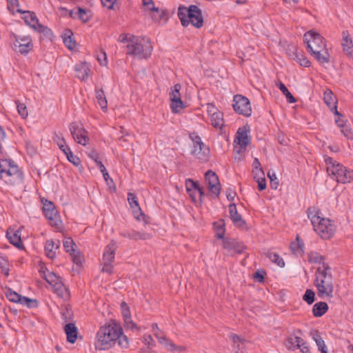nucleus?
<instances>
[{
    "instance_id": "f257e3e1",
    "label": "nucleus",
    "mask_w": 353,
    "mask_h": 353,
    "mask_svg": "<svg viewBox=\"0 0 353 353\" xmlns=\"http://www.w3.org/2000/svg\"><path fill=\"white\" fill-rule=\"evenodd\" d=\"M117 343L122 348H127L129 345L128 337L123 334L121 326L112 321L101 326L97 332L95 348L99 350H108Z\"/></svg>"
},
{
    "instance_id": "f03ea898",
    "label": "nucleus",
    "mask_w": 353,
    "mask_h": 353,
    "mask_svg": "<svg viewBox=\"0 0 353 353\" xmlns=\"http://www.w3.org/2000/svg\"><path fill=\"white\" fill-rule=\"evenodd\" d=\"M0 179L14 188L19 189L23 186V173L14 161L10 159L0 161Z\"/></svg>"
},
{
    "instance_id": "7ed1b4c3",
    "label": "nucleus",
    "mask_w": 353,
    "mask_h": 353,
    "mask_svg": "<svg viewBox=\"0 0 353 353\" xmlns=\"http://www.w3.org/2000/svg\"><path fill=\"white\" fill-rule=\"evenodd\" d=\"M330 267L327 264H323V268L319 267L316 274H318L315 279V286L317 289L318 296L321 299L333 296L334 285L332 275L328 271Z\"/></svg>"
},
{
    "instance_id": "20e7f679",
    "label": "nucleus",
    "mask_w": 353,
    "mask_h": 353,
    "mask_svg": "<svg viewBox=\"0 0 353 353\" xmlns=\"http://www.w3.org/2000/svg\"><path fill=\"white\" fill-rule=\"evenodd\" d=\"M178 17L183 27H187L190 23L196 28H200L203 25V18L201 9L195 5L189 7L180 6L178 9Z\"/></svg>"
},
{
    "instance_id": "39448f33",
    "label": "nucleus",
    "mask_w": 353,
    "mask_h": 353,
    "mask_svg": "<svg viewBox=\"0 0 353 353\" xmlns=\"http://www.w3.org/2000/svg\"><path fill=\"white\" fill-rule=\"evenodd\" d=\"M127 54L139 59H148L152 52V46L149 40L132 35L129 37V43L126 46Z\"/></svg>"
},
{
    "instance_id": "423d86ee",
    "label": "nucleus",
    "mask_w": 353,
    "mask_h": 353,
    "mask_svg": "<svg viewBox=\"0 0 353 353\" xmlns=\"http://www.w3.org/2000/svg\"><path fill=\"white\" fill-rule=\"evenodd\" d=\"M304 41L307 43V50L310 54L314 51L323 50L326 47L323 37L314 31H308L304 34Z\"/></svg>"
},
{
    "instance_id": "0eeeda50",
    "label": "nucleus",
    "mask_w": 353,
    "mask_h": 353,
    "mask_svg": "<svg viewBox=\"0 0 353 353\" xmlns=\"http://www.w3.org/2000/svg\"><path fill=\"white\" fill-rule=\"evenodd\" d=\"M43 203V212L45 216L48 220L49 224L54 228H60L61 221L59 212L55 208L54 204L48 199H41Z\"/></svg>"
},
{
    "instance_id": "6e6552de",
    "label": "nucleus",
    "mask_w": 353,
    "mask_h": 353,
    "mask_svg": "<svg viewBox=\"0 0 353 353\" xmlns=\"http://www.w3.org/2000/svg\"><path fill=\"white\" fill-rule=\"evenodd\" d=\"M313 227L314 231L323 239H330L335 232V226L330 219L321 218Z\"/></svg>"
},
{
    "instance_id": "1a4fd4ad",
    "label": "nucleus",
    "mask_w": 353,
    "mask_h": 353,
    "mask_svg": "<svg viewBox=\"0 0 353 353\" xmlns=\"http://www.w3.org/2000/svg\"><path fill=\"white\" fill-rule=\"evenodd\" d=\"M328 173L333 175L338 183H347L353 180V170H348L341 163L331 167Z\"/></svg>"
},
{
    "instance_id": "9d476101",
    "label": "nucleus",
    "mask_w": 353,
    "mask_h": 353,
    "mask_svg": "<svg viewBox=\"0 0 353 353\" xmlns=\"http://www.w3.org/2000/svg\"><path fill=\"white\" fill-rule=\"evenodd\" d=\"M232 107L235 112L246 117H250L252 108L249 99L241 94L234 96Z\"/></svg>"
},
{
    "instance_id": "9b49d317",
    "label": "nucleus",
    "mask_w": 353,
    "mask_h": 353,
    "mask_svg": "<svg viewBox=\"0 0 353 353\" xmlns=\"http://www.w3.org/2000/svg\"><path fill=\"white\" fill-rule=\"evenodd\" d=\"M14 40L12 43V49L22 54H27L32 50L33 43L30 37H18L14 35Z\"/></svg>"
},
{
    "instance_id": "f8f14e48",
    "label": "nucleus",
    "mask_w": 353,
    "mask_h": 353,
    "mask_svg": "<svg viewBox=\"0 0 353 353\" xmlns=\"http://www.w3.org/2000/svg\"><path fill=\"white\" fill-rule=\"evenodd\" d=\"M70 133L73 139L79 144L85 145L89 138L88 137V132L83 128H79L77 123L72 122L69 126Z\"/></svg>"
},
{
    "instance_id": "ddd939ff",
    "label": "nucleus",
    "mask_w": 353,
    "mask_h": 353,
    "mask_svg": "<svg viewBox=\"0 0 353 353\" xmlns=\"http://www.w3.org/2000/svg\"><path fill=\"white\" fill-rule=\"evenodd\" d=\"M194 143L192 154L199 159H206L209 155L210 150L201 141L199 136L190 137Z\"/></svg>"
},
{
    "instance_id": "4468645a",
    "label": "nucleus",
    "mask_w": 353,
    "mask_h": 353,
    "mask_svg": "<svg viewBox=\"0 0 353 353\" xmlns=\"http://www.w3.org/2000/svg\"><path fill=\"white\" fill-rule=\"evenodd\" d=\"M250 131V128L248 125H245L242 128H240L238 129L234 142L240 146V149L245 150L246 147L250 143L251 137L248 136Z\"/></svg>"
},
{
    "instance_id": "2eb2a0df",
    "label": "nucleus",
    "mask_w": 353,
    "mask_h": 353,
    "mask_svg": "<svg viewBox=\"0 0 353 353\" xmlns=\"http://www.w3.org/2000/svg\"><path fill=\"white\" fill-rule=\"evenodd\" d=\"M223 247L233 254H241L247 248L243 242L230 237L223 239Z\"/></svg>"
},
{
    "instance_id": "dca6fc26",
    "label": "nucleus",
    "mask_w": 353,
    "mask_h": 353,
    "mask_svg": "<svg viewBox=\"0 0 353 353\" xmlns=\"http://www.w3.org/2000/svg\"><path fill=\"white\" fill-rule=\"evenodd\" d=\"M205 181L212 193L219 196L221 192V185L217 174L212 170H208L205 174Z\"/></svg>"
},
{
    "instance_id": "f3484780",
    "label": "nucleus",
    "mask_w": 353,
    "mask_h": 353,
    "mask_svg": "<svg viewBox=\"0 0 353 353\" xmlns=\"http://www.w3.org/2000/svg\"><path fill=\"white\" fill-rule=\"evenodd\" d=\"M21 228L14 230V228H9L6 231V237L12 245L18 249L23 250L24 249V245L21 241Z\"/></svg>"
},
{
    "instance_id": "a211bd4d",
    "label": "nucleus",
    "mask_w": 353,
    "mask_h": 353,
    "mask_svg": "<svg viewBox=\"0 0 353 353\" xmlns=\"http://www.w3.org/2000/svg\"><path fill=\"white\" fill-rule=\"evenodd\" d=\"M26 13L30 15V19L32 21H35V23L31 25L32 28L40 33H43L46 37L50 38L53 36V32L50 28L39 23L34 12L27 10Z\"/></svg>"
},
{
    "instance_id": "6ab92c4d",
    "label": "nucleus",
    "mask_w": 353,
    "mask_h": 353,
    "mask_svg": "<svg viewBox=\"0 0 353 353\" xmlns=\"http://www.w3.org/2000/svg\"><path fill=\"white\" fill-rule=\"evenodd\" d=\"M119 234L124 238H128L134 241L148 240L151 239L150 234L143 232H137L134 230H123L119 233Z\"/></svg>"
},
{
    "instance_id": "aec40b11",
    "label": "nucleus",
    "mask_w": 353,
    "mask_h": 353,
    "mask_svg": "<svg viewBox=\"0 0 353 353\" xmlns=\"http://www.w3.org/2000/svg\"><path fill=\"white\" fill-rule=\"evenodd\" d=\"M228 208L230 218L231 219L233 224L239 228H243L245 225L246 223L243 219L241 215L238 213L236 204L230 203L228 206Z\"/></svg>"
},
{
    "instance_id": "412c9836",
    "label": "nucleus",
    "mask_w": 353,
    "mask_h": 353,
    "mask_svg": "<svg viewBox=\"0 0 353 353\" xmlns=\"http://www.w3.org/2000/svg\"><path fill=\"white\" fill-rule=\"evenodd\" d=\"M128 201L130 208L132 209L134 217L139 221L141 220L140 216H143L144 219L145 215L141 211L136 194L132 192L128 193Z\"/></svg>"
},
{
    "instance_id": "4be33fe9",
    "label": "nucleus",
    "mask_w": 353,
    "mask_h": 353,
    "mask_svg": "<svg viewBox=\"0 0 353 353\" xmlns=\"http://www.w3.org/2000/svg\"><path fill=\"white\" fill-rule=\"evenodd\" d=\"M74 71L78 79L81 81H85L90 72L89 64L86 62L79 63L75 65Z\"/></svg>"
},
{
    "instance_id": "5701e85b",
    "label": "nucleus",
    "mask_w": 353,
    "mask_h": 353,
    "mask_svg": "<svg viewBox=\"0 0 353 353\" xmlns=\"http://www.w3.org/2000/svg\"><path fill=\"white\" fill-rule=\"evenodd\" d=\"M117 248L116 241L114 240H112L105 248L103 255V261H108V263H112L114 259Z\"/></svg>"
},
{
    "instance_id": "b1692460",
    "label": "nucleus",
    "mask_w": 353,
    "mask_h": 353,
    "mask_svg": "<svg viewBox=\"0 0 353 353\" xmlns=\"http://www.w3.org/2000/svg\"><path fill=\"white\" fill-rule=\"evenodd\" d=\"M64 331L67 336V341L74 343L77 339L78 330L74 323H67L64 326Z\"/></svg>"
},
{
    "instance_id": "393cba45",
    "label": "nucleus",
    "mask_w": 353,
    "mask_h": 353,
    "mask_svg": "<svg viewBox=\"0 0 353 353\" xmlns=\"http://www.w3.org/2000/svg\"><path fill=\"white\" fill-rule=\"evenodd\" d=\"M230 339L232 341L233 348L235 350V353H248L244 350L245 348V339L241 338L236 334H230L229 335Z\"/></svg>"
},
{
    "instance_id": "a878e982",
    "label": "nucleus",
    "mask_w": 353,
    "mask_h": 353,
    "mask_svg": "<svg viewBox=\"0 0 353 353\" xmlns=\"http://www.w3.org/2000/svg\"><path fill=\"white\" fill-rule=\"evenodd\" d=\"M213 228L216 234L215 236L218 239H222L223 241V239L226 238L224 237L225 234V224L224 219H220L219 221L214 222Z\"/></svg>"
},
{
    "instance_id": "bb28decb",
    "label": "nucleus",
    "mask_w": 353,
    "mask_h": 353,
    "mask_svg": "<svg viewBox=\"0 0 353 353\" xmlns=\"http://www.w3.org/2000/svg\"><path fill=\"white\" fill-rule=\"evenodd\" d=\"M63 41L69 50H73L76 47V41L73 38V32L70 29H65L63 35Z\"/></svg>"
},
{
    "instance_id": "cd10ccee",
    "label": "nucleus",
    "mask_w": 353,
    "mask_h": 353,
    "mask_svg": "<svg viewBox=\"0 0 353 353\" xmlns=\"http://www.w3.org/2000/svg\"><path fill=\"white\" fill-rule=\"evenodd\" d=\"M52 287L53 288L54 292L58 296L63 299L69 297V290L63 285L62 280L59 282H57L56 283H53Z\"/></svg>"
},
{
    "instance_id": "c85d7f7f",
    "label": "nucleus",
    "mask_w": 353,
    "mask_h": 353,
    "mask_svg": "<svg viewBox=\"0 0 353 353\" xmlns=\"http://www.w3.org/2000/svg\"><path fill=\"white\" fill-rule=\"evenodd\" d=\"M328 309V305L325 302L320 301L313 305L312 314L315 317H321L327 312Z\"/></svg>"
},
{
    "instance_id": "c756f323",
    "label": "nucleus",
    "mask_w": 353,
    "mask_h": 353,
    "mask_svg": "<svg viewBox=\"0 0 353 353\" xmlns=\"http://www.w3.org/2000/svg\"><path fill=\"white\" fill-rule=\"evenodd\" d=\"M320 64L327 63L330 62V54L327 49L323 50L314 51L310 54Z\"/></svg>"
},
{
    "instance_id": "7c9ffc66",
    "label": "nucleus",
    "mask_w": 353,
    "mask_h": 353,
    "mask_svg": "<svg viewBox=\"0 0 353 353\" xmlns=\"http://www.w3.org/2000/svg\"><path fill=\"white\" fill-rule=\"evenodd\" d=\"M323 100L330 109L331 112L334 111V107H337V99L331 90H325L324 92Z\"/></svg>"
},
{
    "instance_id": "2f4dec72",
    "label": "nucleus",
    "mask_w": 353,
    "mask_h": 353,
    "mask_svg": "<svg viewBox=\"0 0 353 353\" xmlns=\"http://www.w3.org/2000/svg\"><path fill=\"white\" fill-rule=\"evenodd\" d=\"M156 10L151 14L152 20L156 23H161L163 22V23H165L168 19L166 12L158 8Z\"/></svg>"
},
{
    "instance_id": "473e14b6",
    "label": "nucleus",
    "mask_w": 353,
    "mask_h": 353,
    "mask_svg": "<svg viewBox=\"0 0 353 353\" xmlns=\"http://www.w3.org/2000/svg\"><path fill=\"white\" fill-rule=\"evenodd\" d=\"M321 210L315 206H310L307 209V214L312 225L316 224L322 217L320 216Z\"/></svg>"
},
{
    "instance_id": "72a5a7b5",
    "label": "nucleus",
    "mask_w": 353,
    "mask_h": 353,
    "mask_svg": "<svg viewBox=\"0 0 353 353\" xmlns=\"http://www.w3.org/2000/svg\"><path fill=\"white\" fill-rule=\"evenodd\" d=\"M39 272L41 273V277L43 278L52 286L53 285V283H56L57 282H59L62 280V278L54 272H52L46 274L45 271H42V269Z\"/></svg>"
},
{
    "instance_id": "f704fd0d",
    "label": "nucleus",
    "mask_w": 353,
    "mask_h": 353,
    "mask_svg": "<svg viewBox=\"0 0 353 353\" xmlns=\"http://www.w3.org/2000/svg\"><path fill=\"white\" fill-rule=\"evenodd\" d=\"M276 86L279 88L281 92L285 96L288 102L290 103H295L296 99L290 92L287 87L280 81L276 83Z\"/></svg>"
},
{
    "instance_id": "c9c22d12",
    "label": "nucleus",
    "mask_w": 353,
    "mask_h": 353,
    "mask_svg": "<svg viewBox=\"0 0 353 353\" xmlns=\"http://www.w3.org/2000/svg\"><path fill=\"white\" fill-rule=\"evenodd\" d=\"M311 335L312 336V339L315 341L319 351H321L323 349H325L326 345H325V341L321 336V334H320V332L319 330H313L311 332Z\"/></svg>"
},
{
    "instance_id": "e433bc0d",
    "label": "nucleus",
    "mask_w": 353,
    "mask_h": 353,
    "mask_svg": "<svg viewBox=\"0 0 353 353\" xmlns=\"http://www.w3.org/2000/svg\"><path fill=\"white\" fill-rule=\"evenodd\" d=\"M308 261L310 263H319L322 264V268H323V264H325L324 263L325 257L322 255H321L317 252H310L307 254Z\"/></svg>"
},
{
    "instance_id": "4c0bfd02",
    "label": "nucleus",
    "mask_w": 353,
    "mask_h": 353,
    "mask_svg": "<svg viewBox=\"0 0 353 353\" xmlns=\"http://www.w3.org/2000/svg\"><path fill=\"white\" fill-rule=\"evenodd\" d=\"M55 246V241L53 240H47L45 244L44 250L46 255L49 259H54L56 256L55 251L54 250Z\"/></svg>"
},
{
    "instance_id": "58836bf2",
    "label": "nucleus",
    "mask_w": 353,
    "mask_h": 353,
    "mask_svg": "<svg viewBox=\"0 0 353 353\" xmlns=\"http://www.w3.org/2000/svg\"><path fill=\"white\" fill-rule=\"evenodd\" d=\"M79 19L82 21L83 23H88L90 21L92 18V12L89 10H85L84 8H78L77 13Z\"/></svg>"
},
{
    "instance_id": "ea45409f",
    "label": "nucleus",
    "mask_w": 353,
    "mask_h": 353,
    "mask_svg": "<svg viewBox=\"0 0 353 353\" xmlns=\"http://www.w3.org/2000/svg\"><path fill=\"white\" fill-rule=\"evenodd\" d=\"M170 102V108L172 112L174 113H177L180 110L185 108V105L181 97L174 98V99L171 100Z\"/></svg>"
},
{
    "instance_id": "a19ab883",
    "label": "nucleus",
    "mask_w": 353,
    "mask_h": 353,
    "mask_svg": "<svg viewBox=\"0 0 353 353\" xmlns=\"http://www.w3.org/2000/svg\"><path fill=\"white\" fill-rule=\"evenodd\" d=\"M211 123L216 128H221L223 125L224 120L223 118V113L221 112H217L214 115L210 116Z\"/></svg>"
},
{
    "instance_id": "79ce46f5",
    "label": "nucleus",
    "mask_w": 353,
    "mask_h": 353,
    "mask_svg": "<svg viewBox=\"0 0 353 353\" xmlns=\"http://www.w3.org/2000/svg\"><path fill=\"white\" fill-rule=\"evenodd\" d=\"M265 255L271 261L276 263L278 266L281 268L284 267L285 262L278 254L272 252H268Z\"/></svg>"
},
{
    "instance_id": "37998d69",
    "label": "nucleus",
    "mask_w": 353,
    "mask_h": 353,
    "mask_svg": "<svg viewBox=\"0 0 353 353\" xmlns=\"http://www.w3.org/2000/svg\"><path fill=\"white\" fill-rule=\"evenodd\" d=\"M96 98L101 109L105 110L107 108L108 102L103 89L96 90Z\"/></svg>"
},
{
    "instance_id": "c03bdc74",
    "label": "nucleus",
    "mask_w": 353,
    "mask_h": 353,
    "mask_svg": "<svg viewBox=\"0 0 353 353\" xmlns=\"http://www.w3.org/2000/svg\"><path fill=\"white\" fill-rule=\"evenodd\" d=\"M19 303L22 305H26L29 308H34L38 307V301L34 299H30L26 296H21Z\"/></svg>"
},
{
    "instance_id": "a18cd8bd",
    "label": "nucleus",
    "mask_w": 353,
    "mask_h": 353,
    "mask_svg": "<svg viewBox=\"0 0 353 353\" xmlns=\"http://www.w3.org/2000/svg\"><path fill=\"white\" fill-rule=\"evenodd\" d=\"M154 336L157 338L160 343L165 345L168 350L173 351L176 349V347L175 344L167 339L165 336H160L157 332L154 334Z\"/></svg>"
},
{
    "instance_id": "49530a36",
    "label": "nucleus",
    "mask_w": 353,
    "mask_h": 353,
    "mask_svg": "<svg viewBox=\"0 0 353 353\" xmlns=\"http://www.w3.org/2000/svg\"><path fill=\"white\" fill-rule=\"evenodd\" d=\"M66 149L68 150V153L66 155L68 160L70 163H72L74 165H75L76 167H79V166L82 167L80 159L77 156H76L73 154V152H72L70 148H66Z\"/></svg>"
},
{
    "instance_id": "de8ad7c7",
    "label": "nucleus",
    "mask_w": 353,
    "mask_h": 353,
    "mask_svg": "<svg viewBox=\"0 0 353 353\" xmlns=\"http://www.w3.org/2000/svg\"><path fill=\"white\" fill-rule=\"evenodd\" d=\"M293 60L296 61L300 65L304 67H310V61L302 52H298L297 57Z\"/></svg>"
},
{
    "instance_id": "09e8293b",
    "label": "nucleus",
    "mask_w": 353,
    "mask_h": 353,
    "mask_svg": "<svg viewBox=\"0 0 353 353\" xmlns=\"http://www.w3.org/2000/svg\"><path fill=\"white\" fill-rule=\"evenodd\" d=\"M0 268L4 275L6 276H9V263L6 256H0Z\"/></svg>"
},
{
    "instance_id": "8fccbe9b",
    "label": "nucleus",
    "mask_w": 353,
    "mask_h": 353,
    "mask_svg": "<svg viewBox=\"0 0 353 353\" xmlns=\"http://www.w3.org/2000/svg\"><path fill=\"white\" fill-rule=\"evenodd\" d=\"M74 246H76V245L71 238H67L63 241L64 249L67 253L70 254V255H72V253L76 251Z\"/></svg>"
},
{
    "instance_id": "3c124183",
    "label": "nucleus",
    "mask_w": 353,
    "mask_h": 353,
    "mask_svg": "<svg viewBox=\"0 0 353 353\" xmlns=\"http://www.w3.org/2000/svg\"><path fill=\"white\" fill-rule=\"evenodd\" d=\"M303 299L305 301L308 305L312 304L315 301V293L311 289H307L304 295L303 296Z\"/></svg>"
},
{
    "instance_id": "603ef678",
    "label": "nucleus",
    "mask_w": 353,
    "mask_h": 353,
    "mask_svg": "<svg viewBox=\"0 0 353 353\" xmlns=\"http://www.w3.org/2000/svg\"><path fill=\"white\" fill-rule=\"evenodd\" d=\"M71 258L72 262L76 264L78 267H81L83 261V257L79 251H74L72 253Z\"/></svg>"
},
{
    "instance_id": "864d4df0",
    "label": "nucleus",
    "mask_w": 353,
    "mask_h": 353,
    "mask_svg": "<svg viewBox=\"0 0 353 353\" xmlns=\"http://www.w3.org/2000/svg\"><path fill=\"white\" fill-rule=\"evenodd\" d=\"M6 297L10 301L19 303V301L21 299V295L10 289L6 293Z\"/></svg>"
},
{
    "instance_id": "5fc2aeb1",
    "label": "nucleus",
    "mask_w": 353,
    "mask_h": 353,
    "mask_svg": "<svg viewBox=\"0 0 353 353\" xmlns=\"http://www.w3.org/2000/svg\"><path fill=\"white\" fill-rule=\"evenodd\" d=\"M15 103L17 104V109L19 114L23 119L26 118L28 115L26 105L23 103H20L19 101H16Z\"/></svg>"
},
{
    "instance_id": "6e6d98bb",
    "label": "nucleus",
    "mask_w": 353,
    "mask_h": 353,
    "mask_svg": "<svg viewBox=\"0 0 353 353\" xmlns=\"http://www.w3.org/2000/svg\"><path fill=\"white\" fill-rule=\"evenodd\" d=\"M181 89V85L179 83H176L171 88V91L169 94L170 101L174 99V98L181 97V93H180Z\"/></svg>"
},
{
    "instance_id": "4d7b16f0",
    "label": "nucleus",
    "mask_w": 353,
    "mask_h": 353,
    "mask_svg": "<svg viewBox=\"0 0 353 353\" xmlns=\"http://www.w3.org/2000/svg\"><path fill=\"white\" fill-rule=\"evenodd\" d=\"M334 111L332 112L336 117L335 119V122L339 128H341L343 125L347 123L346 121L343 119L344 116L337 110V107H334Z\"/></svg>"
},
{
    "instance_id": "13d9d810",
    "label": "nucleus",
    "mask_w": 353,
    "mask_h": 353,
    "mask_svg": "<svg viewBox=\"0 0 353 353\" xmlns=\"http://www.w3.org/2000/svg\"><path fill=\"white\" fill-rule=\"evenodd\" d=\"M341 128V133L347 139L350 140H353V130L346 123L343 125Z\"/></svg>"
},
{
    "instance_id": "bf43d9fd",
    "label": "nucleus",
    "mask_w": 353,
    "mask_h": 353,
    "mask_svg": "<svg viewBox=\"0 0 353 353\" xmlns=\"http://www.w3.org/2000/svg\"><path fill=\"white\" fill-rule=\"evenodd\" d=\"M298 52V48L294 45H289L286 48V54L291 59L297 57Z\"/></svg>"
},
{
    "instance_id": "052dcab7",
    "label": "nucleus",
    "mask_w": 353,
    "mask_h": 353,
    "mask_svg": "<svg viewBox=\"0 0 353 353\" xmlns=\"http://www.w3.org/2000/svg\"><path fill=\"white\" fill-rule=\"evenodd\" d=\"M124 321V326L125 328H129L131 330L137 329L138 331L140 330V327H138L136 323H134L132 319L131 316H128V317H123Z\"/></svg>"
},
{
    "instance_id": "680f3d73",
    "label": "nucleus",
    "mask_w": 353,
    "mask_h": 353,
    "mask_svg": "<svg viewBox=\"0 0 353 353\" xmlns=\"http://www.w3.org/2000/svg\"><path fill=\"white\" fill-rule=\"evenodd\" d=\"M52 139L57 144L59 148H63V145L65 143V140L61 133L54 132Z\"/></svg>"
},
{
    "instance_id": "e2e57ef3",
    "label": "nucleus",
    "mask_w": 353,
    "mask_h": 353,
    "mask_svg": "<svg viewBox=\"0 0 353 353\" xmlns=\"http://www.w3.org/2000/svg\"><path fill=\"white\" fill-rule=\"evenodd\" d=\"M199 183L194 181L192 179H187L185 180V188L187 192H191L192 190H196L198 189Z\"/></svg>"
},
{
    "instance_id": "0e129e2a",
    "label": "nucleus",
    "mask_w": 353,
    "mask_h": 353,
    "mask_svg": "<svg viewBox=\"0 0 353 353\" xmlns=\"http://www.w3.org/2000/svg\"><path fill=\"white\" fill-rule=\"evenodd\" d=\"M268 176L270 179L271 188L274 190L277 189L279 185V179L276 178V174L274 172L271 174L270 172H268Z\"/></svg>"
},
{
    "instance_id": "69168bd1",
    "label": "nucleus",
    "mask_w": 353,
    "mask_h": 353,
    "mask_svg": "<svg viewBox=\"0 0 353 353\" xmlns=\"http://www.w3.org/2000/svg\"><path fill=\"white\" fill-rule=\"evenodd\" d=\"M342 46L343 48V51L346 52L347 55L353 59V45L352 42H349V43H342Z\"/></svg>"
},
{
    "instance_id": "338daca9",
    "label": "nucleus",
    "mask_w": 353,
    "mask_h": 353,
    "mask_svg": "<svg viewBox=\"0 0 353 353\" xmlns=\"http://www.w3.org/2000/svg\"><path fill=\"white\" fill-rule=\"evenodd\" d=\"M252 174L255 181L265 179V173L262 168L252 170Z\"/></svg>"
},
{
    "instance_id": "774afa93",
    "label": "nucleus",
    "mask_w": 353,
    "mask_h": 353,
    "mask_svg": "<svg viewBox=\"0 0 353 353\" xmlns=\"http://www.w3.org/2000/svg\"><path fill=\"white\" fill-rule=\"evenodd\" d=\"M285 346L289 350H294L297 349V346H296L294 338L290 336L288 337L285 341Z\"/></svg>"
}]
</instances>
